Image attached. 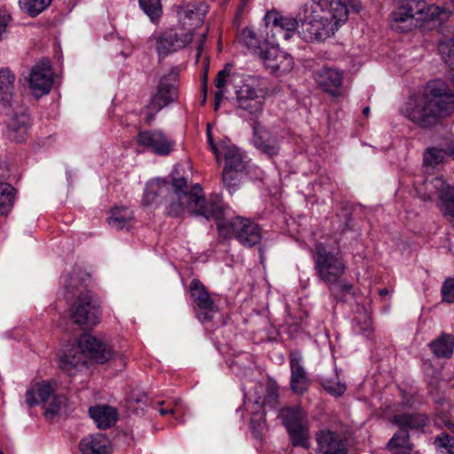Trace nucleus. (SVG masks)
<instances>
[{"label":"nucleus","mask_w":454,"mask_h":454,"mask_svg":"<svg viewBox=\"0 0 454 454\" xmlns=\"http://www.w3.org/2000/svg\"><path fill=\"white\" fill-rule=\"evenodd\" d=\"M207 137L209 146H210L211 150L213 151L214 154L215 155L216 160L220 161L221 160V152L223 150V147L224 145H227L229 144V142L222 141L218 145H215L213 140V137H212V133H211L209 125L207 126Z\"/></svg>","instance_id":"49530a36"},{"label":"nucleus","mask_w":454,"mask_h":454,"mask_svg":"<svg viewBox=\"0 0 454 454\" xmlns=\"http://www.w3.org/2000/svg\"><path fill=\"white\" fill-rule=\"evenodd\" d=\"M314 269L318 279L325 284L330 291L344 276L347 266L343 257L338 251H333L324 243L315 246L313 257Z\"/></svg>","instance_id":"39448f33"},{"label":"nucleus","mask_w":454,"mask_h":454,"mask_svg":"<svg viewBox=\"0 0 454 454\" xmlns=\"http://www.w3.org/2000/svg\"><path fill=\"white\" fill-rule=\"evenodd\" d=\"M225 161L223 171V182L230 192L235 190V187L240 181V176L245 170L247 165L244 160V155L239 149L230 143L223 147L221 159Z\"/></svg>","instance_id":"9b49d317"},{"label":"nucleus","mask_w":454,"mask_h":454,"mask_svg":"<svg viewBox=\"0 0 454 454\" xmlns=\"http://www.w3.org/2000/svg\"><path fill=\"white\" fill-rule=\"evenodd\" d=\"M449 454H454V450H451V449L449 450Z\"/></svg>","instance_id":"e2e57ef3"},{"label":"nucleus","mask_w":454,"mask_h":454,"mask_svg":"<svg viewBox=\"0 0 454 454\" xmlns=\"http://www.w3.org/2000/svg\"><path fill=\"white\" fill-rule=\"evenodd\" d=\"M317 454H348L345 437L334 431L320 430L316 434Z\"/></svg>","instance_id":"dca6fc26"},{"label":"nucleus","mask_w":454,"mask_h":454,"mask_svg":"<svg viewBox=\"0 0 454 454\" xmlns=\"http://www.w3.org/2000/svg\"><path fill=\"white\" fill-rule=\"evenodd\" d=\"M90 418L100 429L113 427L118 419V412L115 408L109 405H96L89 410Z\"/></svg>","instance_id":"a878e982"},{"label":"nucleus","mask_w":454,"mask_h":454,"mask_svg":"<svg viewBox=\"0 0 454 454\" xmlns=\"http://www.w3.org/2000/svg\"><path fill=\"white\" fill-rule=\"evenodd\" d=\"M87 356L81 345V338L76 345H72L59 357V368L68 375H74L86 365Z\"/></svg>","instance_id":"aec40b11"},{"label":"nucleus","mask_w":454,"mask_h":454,"mask_svg":"<svg viewBox=\"0 0 454 454\" xmlns=\"http://www.w3.org/2000/svg\"><path fill=\"white\" fill-rule=\"evenodd\" d=\"M450 429H451V431L454 433V425H451V426H450Z\"/></svg>","instance_id":"0e129e2a"},{"label":"nucleus","mask_w":454,"mask_h":454,"mask_svg":"<svg viewBox=\"0 0 454 454\" xmlns=\"http://www.w3.org/2000/svg\"><path fill=\"white\" fill-rule=\"evenodd\" d=\"M15 76L10 70H0V92L9 94L12 92Z\"/></svg>","instance_id":"79ce46f5"},{"label":"nucleus","mask_w":454,"mask_h":454,"mask_svg":"<svg viewBox=\"0 0 454 454\" xmlns=\"http://www.w3.org/2000/svg\"><path fill=\"white\" fill-rule=\"evenodd\" d=\"M449 184L442 176L427 177L419 184H415V190L418 196L424 201L432 200L435 195L440 198L448 187Z\"/></svg>","instance_id":"393cba45"},{"label":"nucleus","mask_w":454,"mask_h":454,"mask_svg":"<svg viewBox=\"0 0 454 454\" xmlns=\"http://www.w3.org/2000/svg\"><path fill=\"white\" fill-rule=\"evenodd\" d=\"M81 345L85 351L87 360L90 359L97 364H105L112 359L118 358L122 366L126 364L122 356L116 355L110 345L92 335H82L81 337Z\"/></svg>","instance_id":"ddd939ff"},{"label":"nucleus","mask_w":454,"mask_h":454,"mask_svg":"<svg viewBox=\"0 0 454 454\" xmlns=\"http://www.w3.org/2000/svg\"><path fill=\"white\" fill-rule=\"evenodd\" d=\"M52 0H19L20 8L30 16H36L44 11Z\"/></svg>","instance_id":"58836bf2"},{"label":"nucleus","mask_w":454,"mask_h":454,"mask_svg":"<svg viewBox=\"0 0 454 454\" xmlns=\"http://www.w3.org/2000/svg\"><path fill=\"white\" fill-rule=\"evenodd\" d=\"M178 74V68L173 67L168 75L161 78L157 93L152 97L147 105L148 114L145 119L147 123L153 121L155 114L159 111L177 98L176 81Z\"/></svg>","instance_id":"1a4fd4ad"},{"label":"nucleus","mask_w":454,"mask_h":454,"mask_svg":"<svg viewBox=\"0 0 454 454\" xmlns=\"http://www.w3.org/2000/svg\"><path fill=\"white\" fill-rule=\"evenodd\" d=\"M316 81L323 90L337 96L342 85V74L336 69L323 67L317 73Z\"/></svg>","instance_id":"5701e85b"},{"label":"nucleus","mask_w":454,"mask_h":454,"mask_svg":"<svg viewBox=\"0 0 454 454\" xmlns=\"http://www.w3.org/2000/svg\"><path fill=\"white\" fill-rule=\"evenodd\" d=\"M25 401L29 407L43 403L45 416L50 419L57 415L67 403L66 395L54 394L53 387L48 381L37 382L28 388Z\"/></svg>","instance_id":"0eeeda50"},{"label":"nucleus","mask_w":454,"mask_h":454,"mask_svg":"<svg viewBox=\"0 0 454 454\" xmlns=\"http://www.w3.org/2000/svg\"><path fill=\"white\" fill-rule=\"evenodd\" d=\"M291 378L290 387L294 393L302 395L309 386V379L303 365V357L300 351L293 350L289 354Z\"/></svg>","instance_id":"a211bd4d"},{"label":"nucleus","mask_w":454,"mask_h":454,"mask_svg":"<svg viewBox=\"0 0 454 454\" xmlns=\"http://www.w3.org/2000/svg\"><path fill=\"white\" fill-rule=\"evenodd\" d=\"M207 12V5L202 2L183 4L177 12L179 23L196 34L197 30L203 26Z\"/></svg>","instance_id":"6ab92c4d"},{"label":"nucleus","mask_w":454,"mask_h":454,"mask_svg":"<svg viewBox=\"0 0 454 454\" xmlns=\"http://www.w3.org/2000/svg\"><path fill=\"white\" fill-rule=\"evenodd\" d=\"M239 40L254 54L260 56V51H264V50H262L264 44L263 40L251 28H244L239 36Z\"/></svg>","instance_id":"7c9ffc66"},{"label":"nucleus","mask_w":454,"mask_h":454,"mask_svg":"<svg viewBox=\"0 0 454 454\" xmlns=\"http://www.w3.org/2000/svg\"><path fill=\"white\" fill-rule=\"evenodd\" d=\"M202 90H203V93H204V98H203L202 103L204 104L206 101V95H207V78L206 77H204V79H203Z\"/></svg>","instance_id":"4d7b16f0"},{"label":"nucleus","mask_w":454,"mask_h":454,"mask_svg":"<svg viewBox=\"0 0 454 454\" xmlns=\"http://www.w3.org/2000/svg\"><path fill=\"white\" fill-rule=\"evenodd\" d=\"M82 454H111L110 440L103 434H95L82 438L79 444Z\"/></svg>","instance_id":"b1692460"},{"label":"nucleus","mask_w":454,"mask_h":454,"mask_svg":"<svg viewBox=\"0 0 454 454\" xmlns=\"http://www.w3.org/2000/svg\"><path fill=\"white\" fill-rule=\"evenodd\" d=\"M207 30L208 28L207 27L202 33L200 34L199 44L197 47V59L200 57V54L202 52L203 44L207 35Z\"/></svg>","instance_id":"864d4df0"},{"label":"nucleus","mask_w":454,"mask_h":454,"mask_svg":"<svg viewBox=\"0 0 454 454\" xmlns=\"http://www.w3.org/2000/svg\"><path fill=\"white\" fill-rule=\"evenodd\" d=\"M292 444L295 447H302L304 449L309 448V437L307 424H302L299 427L290 426L287 430Z\"/></svg>","instance_id":"72a5a7b5"},{"label":"nucleus","mask_w":454,"mask_h":454,"mask_svg":"<svg viewBox=\"0 0 454 454\" xmlns=\"http://www.w3.org/2000/svg\"><path fill=\"white\" fill-rule=\"evenodd\" d=\"M224 94V90L216 91L215 94V110L217 111L220 107L223 97Z\"/></svg>","instance_id":"5fc2aeb1"},{"label":"nucleus","mask_w":454,"mask_h":454,"mask_svg":"<svg viewBox=\"0 0 454 454\" xmlns=\"http://www.w3.org/2000/svg\"><path fill=\"white\" fill-rule=\"evenodd\" d=\"M340 1L347 7V16L348 15L349 9L354 12H359L360 10L362 9L361 2L359 0H348L347 3L342 0Z\"/></svg>","instance_id":"603ef678"},{"label":"nucleus","mask_w":454,"mask_h":454,"mask_svg":"<svg viewBox=\"0 0 454 454\" xmlns=\"http://www.w3.org/2000/svg\"><path fill=\"white\" fill-rule=\"evenodd\" d=\"M24 79L35 97L40 98L48 94L53 84L50 62L44 59L36 62Z\"/></svg>","instance_id":"f8f14e48"},{"label":"nucleus","mask_w":454,"mask_h":454,"mask_svg":"<svg viewBox=\"0 0 454 454\" xmlns=\"http://www.w3.org/2000/svg\"><path fill=\"white\" fill-rule=\"evenodd\" d=\"M387 293H388V292H387V289H380V290L379 291V294H380V295H387Z\"/></svg>","instance_id":"680f3d73"},{"label":"nucleus","mask_w":454,"mask_h":454,"mask_svg":"<svg viewBox=\"0 0 454 454\" xmlns=\"http://www.w3.org/2000/svg\"><path fill=\"white\" fill-rule=\"evenodd\" d=\"M69 317L75 325L95 326L100 321L99 303L90 292H81L70 307Z\"/></svg>","instance_id":"6e6552de"},{"label":"nucleus","mask_w":454,"mask_h":454,"mask_svg":"<svg viewBox=\"0 0 454 454\" xmlns=\"http://www.w3.org/2000/svg\"><path fill=\"white\" fill-rule=\"evenodd\" d=\"M0 454H3V452L0 450Z\"/></svg>","instance_id":"69168bd1"},{"label":"nucleus","mask_w":454,"mask_h":454,"mask_svg":"<svg viewBox=\"0 0 454 454\" xmlns=\"http://www.w3.org/2000/svg\"><path fill=\"white\" fill-rule=\"evenodd\" d=\"M255 420L258 421V427H261L262 424H264V414L263 413H261V414H254V416L251 419V424L254 425V423L255 422Z\"/></svg>","instance_id":"6e6d98bb"},{"label":"nucleus","mask_w":454,"mask_h":454,"mask_svg":"<svg viewBox=\"0 0 454 454\" xmlns=\"http://www.w3.org/2000/svg\"><path fill=\"white\" fill-rule=\"evenodd\" d=\"M213 218L220 231L232 233L243 246L251 247L262 239L261 230L255 223L241 216H227L222 207L221 213Z\"/></svg>","instance_id":"423d86ee"},{"label":"nucleus","mask_w":454,"mask_h":454,"mask_svg":"<svg viewBox=\"0 0 454 454\" xmlns=\"http://www.w3.org/2000/svg\"><path fill=\"white\" fill-rule=\"evenodd\" d=\"M195 33L179 23L176 27L168 28L154 36L155 48L160 56H166L188 46Z\"/></svg>","instance_id":"9d476101"},{"label":"nucleus","mask_w":454,"mask_h":454,"mask_svg":"<svg viewBox=\"0 0 454 454\" xmlns=\"http://www.w3.org/2000/svg\"><path fill=\"white\" fill-rule=\"evenodd\" d=\"M190 293L193 302L197 306L196 316L201 322L212 319V314L216 311V305L211 299L205 286L198 279L192 280Z\"/></svg>","instance_id":"2eb2a0df"},{"label":"nucleus","mask_w":454,"mask_h":454,"mask_svg":"<svg viewBox=\"0 0 454 454\" xmlns=\"http://www.w3.org/2000/svg\"><path fill=\"white\" fill-rule=\"evenodd\" d=\"M347 7L340 0H312L303 4L296 17L268 13L269 20L285 40L291 37L299 24L300 36L306 42H324L347 21Z\"/></svg>","instance_id":"f257e3e1"},{"label":"nucleus","mask_w":454,"mask_h":454,"mask_svg":"<svg viewBox=\"0 0 454 454\" xmlns=\"http://www.w3.org/2000/svg\"><path fill=\"white\" fill-rule=\"evenodd\" d=\"M20 121V116H16L12 119V121H16L17 127H21V122Z\"/></svg>","instance_id":"bf43d9fd"},{"label":"nucleus","mask_w":454,"mask_h":454,"mask_svg":"<svg viewBox=\"0 0 454 454\" xmlns=\"http://www.w3.org/2000/svg\"><path fill=\"white\" fill-rule=\"evenodd\" d=\"M448 151L439 148H429L424 155V165L427 169H434L443 163Z\"/></svg>","instance_id":"e433bc0d"},{"label":"nucleus","mask_w":454,"mask_h":454,"mask_svg":"<svg viewBox=\"0 0 454 454\" xmlns=\"http://www.w3.org/2000/svg\"><path fill=\"white\" fill-rule=\"evenodd\" d=\"M387 449L392 454H411L412 444L410 442L408 431L400 428L389 440Z\"/></svg>","instance_id":"c85d7f7f"},{"label":"nucleus","mask_w":454,"mask_h":454,"mask_svg":"<svg viewBox=\"0 0 454 454\" xmlns=\"http://www.w3.org/2000/svg\"><path fill=\"white\" fill-rule=\"evenodd\" d=\"M370 113V108L368 106L364 107L363 110V114L367 116Z\"/></svg>","instance_id":"052dcab7"},{"label":"nucleus","mask_w":454,"mask_h":454,"mask_svg":"<svg viewBox=\"0 0 454 454\" xmlns=\"http://www.w3.org/2000/svg\"><path fill=\"white\" fill-rule=\"evenodd\" d=\"M164 204V212L171 217L183 215L186 211L207 219L221 213V204L217 198L206 200L199 184L188 189L184 177H172L170 181L156 178L146 184L143 205Z\"/></svg>","instance_id":"f03ea898"},{"label":"nucleus","mask_w":454,"mask_h":454,"mask_svg":"<svg viewBox=\"0 0 454 454\" xmlns=\"http://www.w3.org/2000/svg\"><path fill=\"white\" fill-rule=\"evenodd\" d=\"M451 10L434 4L427 5L423 0H400L391 13V27L400 32H408L424 22L439 20L443 21Z\"/></svg>","instance_id":"20e7f679"},{"label":"nucleus","mask_w":454,"mask_h":454,"mask_svg":"<svg viewBox=\"0 0 454 454\" xmlns=\"http://www.w3.org/2000/svg\"><path fill=\"white\" fill-rule=\"evenodd\" d=\"M260 58L265 67L272 74H285L293 68V58L274 46L266 48L264 51H260Z\"/></svg>","instance_id":"f3484780"},{"label":"nucleus","mask_w":454,"mask_h":454,"mask_svg":"<svg viewBox=\"0 0 454 454\" xmlns=\"http://www.w3.org/2000/svg\"><path fill=\"white\" fill-rule=\"evenodd\" d=\"M441 210L442 215L454 223V186L449 184L442 193H440Z\"/></svg>","instance_id":"473e14b6"},{"label":"nucleus","mask_w":454,"mask_h":454,"mask_svg":"<svg viewBox=\"0 0 454 454\" xmlns=\"http://www.w3.org/2000/svg\"><path fill=\"white\" fill-rule=\"evenodd\" d=\"M14 189L8 184L0 183V214H7L12 207Z\"/></svg>","instance_id":"4c0bfd02"},{"label":"nucleus","mask_w":454,"mask_h":454,"mask_svg":"<svg viewBox=\"0 0 454 454\" xmlns=\"http://www.w3.org/2000/svg\"><path fill=\"white\" fill-rule=\"evenodd\" d=\"M279 417L287 430L290 429V426L292 425L299 427L302 424H307L306 414L304 411L298 406L281 409Z\"/></svg>","instance_id":"c756f323"},{"label":"nucleus","mask_w":454,"mask_h":454,"mask_svg":"<svg viewBox=\"0 0 454 454\" xmlns=\"http://www.w3.org/2000/svg\"><path fill=\"white\" fill-rule=\"evenodd\" d=\"M139 4L153 21L160 17L162 12L160 0H139Z\"/></svg>","instance_id":"a19ab883"},{"label":"nucleus","mask_w":454,"mask_h":454,"mask_svg":"<svg viewBox=\"0 0 454 454\" xmlns=\"http://www.w3.org/2000/svg\"><path fill=\"white\" fill-rule=\"evenodd\" d=\"M453 114L454 93L441 81L428 82L423 94L410 99L404 109V115L423 128L433 127Z\"/></svg>","instance_id":"7ed1b4c3"},{"label":"nucleus","mask_w":454,"mask_h":454,"mask_svg":"<svg viewBox=\"0 0 454 454\" xmlns=\"http://www.w3.org/2000/svg\"><path fill=\"white\" fill-rule=\"evenodd\" d=\"M323 387L331 395L340 396L346 391V385L340 381H333L330 379H324Z\"/></svg>","instance_id":"37998d69"},{"label":"nucleus","mask_w":454,"mask_h":454,"mask_svg":"<svg viewBox=\"0 0 454 454\" xmlns=\"http://www.w3.org/2000/svg\"><path fill=\"white\" fill-rule=\"evenodd\" d=\"M230 67H231V65L230 64H227L226 67L218 72L216 77H215V87L217 88V91H221V90H223V88L225 87V85L227 83L230 82Z\"/></svg>","instance_id":"a18cd8bd"},{"label":"nucleus","mask_w":454,"mask_h":454,"mask_svg":"<svg viewBox=\"0 0 454 454\" xmlns=\"http://www.w3.org/2000/svg\"><path fill=\"white\" fill-rule=\"evenodd\" d=\"M139 145L152 150L157 154L167 155L171 152L174 143L161 131H141L137 135Z\"/></svg>","instance_id":"412c9836"},{"label":"nucleus","mask_w":454,"mask_h":454,"mask_svg":"<svg viewBox=\"0 0 454 454\" xmlns=\"http://www.w3.org/2000/svg\"><path fill=\"white\" fill-rule=\"evenodd\" d=\"M394 422L400 428H421L427 424V418L422 414H403L394 417Z\"/></svg>","instance_id":"2f4dec72"},{"label":"nucleus","mask_w":454,"mask_h":454,"mask_svg":"<svg viewBox=\"0 0 454 454\" xmlns=\"http://www.w3.org/2000/svg\"><path fill=\"white\" fill-rule=\"evenodd\" d=\"M352 291V285L348 283L347 281L343 280L342 278L340 279L339 283H337L334 286L333 291H330L331 293L334 294L337 292L343 293V294H348Z\"/></svg>","instance_id":"8fccbe9b"},{"label":"nucleus","mask_w":454,"mask_h":454,"mask_svg":"<svg viewBox=\"0 0 454 454\" xmlns=\"http://www.w3.org/2000/svg\"><path fill=\"white\" fill-rule=\"evenodd\" d=\"M441 293L443 301L454 303V278L446 279L444 281Z\"/></svg>","instance_id":"c03bdc74"},{"label":"nucleus","mask_w":454,"mask_h":454,"mask_svg":"<svg viewBox=\"0 0 454 454\" xmlns=\"http://www.w3.org/2000/svg\"><path fill=\"white\" fill-rule=\"evenodd\" d=\"M450 436L445 434H441L440 435L436 436L434 439V444L438 448H445L447 450V453L449 454V450L451 449V450H454V446L450 444Z\"/></svg>","instance_id":"de8ad7c7"},{"label":"nucleus","mask_w":454,"mask_h":454,"mask_svg":"<svg viewBox=\"0 0 454 454\" xmlns=\"http://www.w3.org/2000/svg\"><path fill=\"white\" fill-rule=\"evenodd\" d=\"M238 107L252 117H258L263 110L265 96L248 83H243L236 90Z\"/></svg>","instance_id":"4468645a"},{"label":"nucleus","mask_w":454,"mask_h":454,"mask_svg":"<svg viewBox=\"0 0 454 454\" xmlns=\"http://www.w3.org/2000/svg\"><path fill=\"white\" fill-rule=\"evenodd\" d=\"M21 127H17L16 121H12L9 130V137L16 142H22L27 133L28 116L27 114L20 115Z\"/></svg>","instance_id":"ea45409f"},{"label":"nucleus","mask_w":454,"mask_h":454,"mask_svg":"<svg viewBox=\"0 0 454 454\" xmlns=\"http://www.w3.org/2000/svg\"><path fill=\"white\" fill-rule=\"evenodd\" d=\"M438 50L443 60L454 72V35H443L440 40Z\"/></svg>","instance_id":"c9c22d12"},{"label":"nucleus","mask_w":454,"mask_h":454,"mask_svg":"<svg viewBox=\"0 0 454 454\" xmlns=\"http://www.w3.org/2000/svg\"><path fill=\"white\" fill-rule=\"evenodd\" d=\"M278 402V387L274 381H269L266 385V395L261 400L258 398L254 402L256 409H262L264 406L277 408Z\"/></svg>","instance_id":"f704fd0d"},{"label":"nucleus","mask_w":454,"mask_h":454,"mask_svg":"<svg viewBox=\"0 0 454 454\" xmlns=\"http://www.w3.org/2000/svg\"><path fill=\"white\" fill-rule=\"evenodd\" d=\"M63 283L65 285L66 289L72 294H74L75 292L79 291L80 288L82 287V286L78 283L77 279L70 276L65 277Z\"/></svg>","instance_id":"09e8293b"},{"label":"nucleus","mask_w":454,"mask_h":454,"mask_svg":"<svg viewBox=\"0 0 454 454\" xmlns=\"http://www.w3.org/2000/svg\"><path fill=\"white\" fill-rule=\"evenodd\" d=\"M133 211L126 207H115L107 217L108 224L117 231H129L133 223Z\"/></svg>","instance_id":"bb28decb"},{"label":"nucleus","mask_w":454,"mask_h":454,"mask_svg":"<svg viewBox=\"0 0 454 454\" xmlns=\"http://www.w3.org/2000/svg\"><path fill=\"white\" fill-rule=\"evenodd\" d=\"M253 144L257 150L269 157L278 154L279 145L277 138L258 122L254 125Z\"/></svg>","instance_id":"4be33fe9"},{"label":"nucleus","mask_w":454,"mask_h":454,"mask_svg":"<svg viewBox=\"0 0 454 454\" xmlns=\"http://www.w3.org/2000/svg\"><path fill=\"white\" fill-rule=\"evenodd\" d=\"M175 412V410L174 409H165V408H161L160 410V413L162 414V415H166V414H169V413H174Z\"/></svg>","instance_id":"13d9d810"},{"label":"nucleus","mask_w":454,"mask_h":454,"mask_svg":"<svg viewBox=\"0 0 454 454\" xmlns=\"http://www.w3.org/2000/svg\"><path fill=\"white\" fill-rule=\"evenodd\" d=\"M10 20L11 16L0 11V39H2L3 35L6 32Z\"/></svg>","instance_id":"3c124183"},{"label":"nucleus","mask_w":454,"mask_h":454,"mask_svg":"<svg viewBox=\"0 0 454 454\" xmlns=\"http://www.w3.org/2000/svg\"><path fill=\"white\" fill-rule=\"evenodd\" d=\"M430 349L438 358H450L453 355L454 337L442 333L429 344Z\"/></svg>","instance_id":"cd10ccee"}]
</instances>
